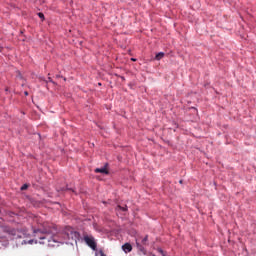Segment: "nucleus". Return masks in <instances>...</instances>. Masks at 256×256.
<instances>
[{"instance_id": "1", "label": "nucleus", "mask_w": 256, "mask_h": 256, "mask_svg": "<svg viewBox=\"0 0 256 256\" xmlns=\"http://www.w3.org/2000/svg\"><path fill=\"white\" fill-rule=\"evenodd\" d=\"M37 228H33V233H42V234H50L51 233V226L48 222H42L39 219H36Z\"/></svg>"}, {"instance_id": "2", "label": "nucleus", "mask_w": 256, "mask_h": 256, "mask_svg": "<svg viewBox=\"0 0 256 256\" xmlns=\"http://www.w3.org/2000/svg\"><path fill=\"white\" fill-rule=\"evenodd\" d=\"M84 241H85L86 245L88 247H90V249H92L93 251L97 250V243L93 237L86 236V237H84Z\"/></svg>"}, {"instance_id": "3", "label": "nucleus", "mask_w": 256, "mask_h": 256, "mask_svg": "<svg viewBox=\"0 0 256 256\" xmlns=\"http://www.w3.org/2000/svg\"><path fill=\"white\" fill-rule=\"evenodd\" d=\"M68 238L72 240H76L80 238V234L70 228L67 232Z\"/></svg>"}, {"instance_id": "4", "label": "nucleus", "mask_w": 256, "mask_h": 256, "mask_svg": "<svg viewBox=\"0 0 256 256\" xmlns=\"http://www.w3.org/2000/svg\"><path fill=\"white\" fill-rule=\"evenodd\" d=\"M107 167H108V164H105V166H103V168H96L95 173L109 175V170Z\"/></svg>"}, {"instance_id": "5", "label": "nucleus", "mask_w": 256, "mask_h": 256, "mask_svg": "<svg viewBox=\"0 0 256 256\" xmlns=\"http://www.w3.org/2000/svg\"><path fill=\"white\" fill-rule=\"evenodd\" d=\"M122 249L124 252L126 253H131V251L133 250V247L130 243H125L123 246H122Z\"/></svg>"}, {"instance_id": "6", "label": "nucleus", "mask_w": 256, "mask_h": 256, "mask_svg": "<svg viewBox=\"0 0 256 256\" xmlns=\"http://www.w3.org/2000/svg\"><path fill=\"white\" fill-rule=\"evenodd\" d=\"M136 247H137V250L140 251L141 253H145L146 252L145 245H142L141 243L136 242Z\"/></svg>"}, {"instance_id": "7", "label": "nucleus", "mask_w": 256, "mask_h": 256, "mask_svg": "<svg viewBox=\"0 0 256 256\" xmlns=\"http://www.w3.org/2000/svg\"><path fill=\"white\" fill-rule=\"evenodd\" d=\"M164 56H165L164 52H159V53L156 54L155 59L156 60H161V59L164 58Z\"/></svg>"}, {"instance_id": "8", "label": "nucleus", "mask_w": 256, "mask_h": 256, "mask_svg": "<svg viewBox=\"0 0 256 256\" xmlns=\"http://www.w3.org/2000/svg\"><path fill=\"white\" fill-rule=\"evenodd\" d=\"M117 211H123V212H126L128 209H127V206L125 205L124 207L118 205L117 208H116Z\"/></svg>"}, {"instance_id": "9", "label": "nucleus", "mask_w": 256, "mask_h": 256, "mask_svg": "<svg viewBox=\"0 0 256 256\" xmlns=\"http://www.w3.org/2000/svg\"><path fill=\"white\" fill-rule=\"evenodd\" d=\"M140 244H142L143 246H148L149 245V243H148V236H146L145 238H143V240H142V242L140 243Z\"/></svg>"}, {"instance_id": "10", "label": "nucleus", "mask_w": 256, "mask_h": 256, "mask_svg": "<svg viewBox=\"0 0 256 256\" xmlns=\"http://www.w3.org/2000/svg\"><path fill=\"white\" fill-rule=\"evenodd\" d=\"M33 243H34V240H29L28 242L26 240L22 241V245H26V244L33 245Z\"/></svg>"}, {"instance_id": "11", "label": "nucleus", "mask_w": 256, "mask_h": 256, "mask_svg": "<svg viewBox=\"0 0 256 256\" xmlns=\"http://www.w3.org/2000/svg\"><path fill=\"white\" fill-rule=\"evenodd\" d=\"M157 253H159L161 256H166V253H165L164 250L161 249V248H158V249H157Z\"/></svg>"}, {"instance_id": "12", "label": "nucleus", "mask_w": 256, "mask_h": 256, "mask_svg": "<svg viewBox=\"0 0 256 256\" xmlns=\"http://www.w3.org/2000/svg\"><path fill=\"white\" fill-rule=\"evenodd\" d=\"M27 188H29V185L24 184V185L21 187V190L24 191V190H26Z\"/></svg>"}, {"instance_id": "13", "label": "nucleus", "mask_w": 256, "mask_h": 256, "mask_svg": "<svg viewBox=\"0 0 256 256\" xmlns=\"http://www.w3.org/2000/svg\"><path fill=\"white\" fill-rule=\"evenodd\" d=\"M38 17H40V19H45V17H44V14L43 13H38Z\"/></svg>"}, {"instance_id": "14", "label": "nucleus", "mask_w": 256, "mask_h": 256, "mask_svg": "<svg viewBox=\"0 0 256 256\" xmlns=\"http://www.w3.org/2000/svg\"><path fill=\"white\" fill-rule=\"evenodd\" d=\"M48 81H49L50 83L55 84V82L53 81V79H52L51 77H48Z\"/></svg>"}, {"instance_id": "15", "label": "nucleus", "mask_w": 256, "mask_h": 256, "mask_svg": "<svg viewBox=\"0 0 256 256\" xmlns=\"http://www.w3.org/2000/svg\"><path fill=\"white\" fill-rule=\"evenodd\" d=\"M99 253H100V256H107L105 253H103V250H100Z\"/></svg>"}, {"instance_id": "16", "label": "nucleus", "mask_w": 256, "mask_h": 256, "mask_svg": "<svg viewBox=\"0 0 256 256\" xmlns=\"http://www.w3.org/2000/svg\"><path fill=\"white\" fill-rule=\"evenodd\" d=\"M24 94H25V96H29V92H25Z\"/></svg>"}, {"instance_id": "17", "label": "nucleus", "mask_w": 256, "mask_h": 256, "mask_svg": "<svg viewBox=\"0 0 256 256\" xmlns=\"http://www.w3.org/2000/svg\"><path fill=\"white\" fill-rule=\"evenodd\" d=\"M44 239H46V237H40V240H44Z\"/></svg>"}, {"instance_id": "18", "label": "nucleus", "mask_w": 256, "mask_h": 256, "mask_svg": "<svg viewBox=\"0 0 256 256\" xmlns=\"http://www.w3.org/2000/svg\"><path fill=\"white\" fill-rule=\"evenodd\" d=\"M132 61H137V59L131 58Z\"/></svg>"}, {"instance_id": "19", "label": "nucleus", "mask_w": 256, "mask_h": 256, "mask_svg": "<svg viewBox=\"0 0 256 256\" xmlns=\"http://www.w3.org/2000/svg\"><path fill=\"white\" fill-rule=\"evenodd\" d=\"M67 190H72V189H68V188H67ZM72 192L75 193V190H72Z\"/></svg>"}, {"instance_id": "20", "label": "nucleus", "mask_w": 256, "mask_h": 256, "mask_svg": "<svg viewBox=\"0 0 256 256\" xmlns=\"http://www.w3.org/2000/svg\"><path fill=\"white\" fill-rule=\"evenodd\" d=\"M179 182L182 184V183H183V180H180Z\"/></svg>"}]
</instances>
